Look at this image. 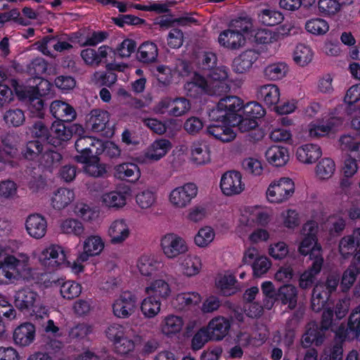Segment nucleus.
I'll return each instance as SVG.
<instances>
[{
  "instance_id": "6",
  "label": "nucleus",
  "mask_w": 360,
  "mask_h": 360,
  "mask_svg": "<svg viewBox=\"0 0 360 360\" xmlns=\"http://www.w3.org/2000/svg\"><path fill=\"white\" fill-rule=\"evenodd\" d=\"M198 193V188L194 183H186L172 188L167 195L168 204L174 209L188 207Z\"/></svg>"
},
{
  "instance_id": "39",
  "label": "nucleus",
  "mask_w": 360,
  "mask_h": 360,
  "mask_svg": "<svg viewBox=\"0 0 360 360\" xmlns=\"http://www.w3.org/2000/svg\"><path fill=\"white\" fill-rule=\"evenodd\" d=\"M255 41L262 44L270 53H275L279 46V35L276 32L261 29L255 33Z\"/></svg>"
},
{
  "instance_id": "61",
  "label": "nucleus",
  "mask_w": 360,
  "mask_h": 360,
  "mask_svg": "<svg viewBox=\"0 0 360 360\" xmlns=\"http://www.w3.org/2000/svg\"><path fill=\"white\" fill-rule=\"evenodd\" d=\"M51 134L56 139V144H60L63 141H67L71 139V130L61 121H55L51 127Z\"/></svg>"
},
{
  "instance_id": "35",
  "label": "nucleus",
  "mask_w": 360,
  "mask_h": 360,
  "mask_svg": "<svg viewBox=\"0 0 360 360\" xmlns=\"http://www.w3.org/2000/svg\"><path fill=\"white\" fill-rule=\"evenodd\" d=\"M50 111L52 115L61 122H72L77 117L74 108L63 101H54L51 103Z\"/></svg>"
},
{
  "instance_id": "51",
  "label": "nucleus",
  "mask_w": 360,
  "mask_h": 360,
  "mask_svg": "<svg viewBox=\"0 0 360 360\" xmlns=\"http://www.w3.org/2000/svg\"><path fill=\"white\" fill-rule=\"evenodd\" d=\"M158 195L155 191L146 188L139 192L135 197L137 206L143 210H150L157 204Z\"/></svg>"
},
{
  "instance_id": "41",
  "label": "nucleus",
  "mask_w": 360,
  "mask_h": 360,
  "mask_svg": "<svg viewBox=\"0 0 360 360\" xmlns=\"http://www.w3.org/2000/svg\"><path fill=\"white\" fill-rule=\"evenodd\" d=\"M219 43L228 49H239L245 44V38L242 33L229 29L222 32L218 38Z\"/></svg>"
},
{
  "instance_id": "12",
  "label": "nucleus",
  "mask_w": 360,
  "mask_h": 360,
  "mask_svg": "<svg viewBox=\"0 0 360 360\" xmlns=\"http://www.w3.org/2000/svg\"><path fill=\"white\" fill-rule=\"evenodd\" d=\"M38 260L41 265L55 269L66 262L67 255L63 247L51 243L41 249L38 255Z\"/></svg>"
},
{
  "instance_id": "34",
  "label": "nucleus",
  "mask_w": 360,
  "mask_h": 360,
  "mask_svg": "<svg viewBox=\"0 0 360 360\" xmlns=\"http://www.w3.org/2000/svg\"><path fill=\"white\" fill-rule=\"evenodd\" d=\"M184 88L186 94L193 98H198L203 94H213L205 78L196 73L191 81L186 82Z\"/></svg>"
},
{
  "instance_id": "48",
  "label": "nucleus",
  "mask_w": 360,
  "mask_h": 360,
  "mask_svg": "<svg viewBox=\"0 0 360 360\" xmlns=\"http://www.w3.org/2000/svg\"><path fill=\"white\" fill-rule=\"evenodd\" d=\"M191 160L197 165H202L210 162V151L207 146L202 143H194L191 149Z\"/></svg>"
},
{
  "instance_id": "55",
  "label": "nucleus",
  "mask_w": 360,
  "mask_h": 360,
  "mask_svg": "<svg viewBox=\"0 0 360 360\" xmlns=\"http://www.w3.org/2000/svg\"><path fill=\"white\" fill-rule=\"evenodd\" d=\"M323 261L319 259L314 261L311 266L304 271L299 279V286L302 289L309 288L314 282L316 276L320 272Z\"/></svg>"
},
{
  "instance_id": "56",
  "label": "nucleus",
  "mask_w": 360,
  "mask_h": 360,
  "mask_svg": "<svg viewBox=\"0 0 360 360\" xmlns=\"http://www.w3.org/2000/svg\"><path fill=\"white\" fill-rule=\"evenodd\" d=\"M72 212L76 217L86 222L93 221L98 217L96 210L82 201H78L73 205Z\"/></svg>"
},
{
  "instance_id": "31",
  "label": "nucleus",
  "mask_w": 360,
  "mask_h": 360,
  "mask_svg": "<svg viewBox=\"0 0 360 360\" xmlns=\"http://www.w3.org/2000/svg\"><path fill=\"white\" fill-rule=\"evenodd\" d=\"M75 199V191L70 188L61 187L55 190L50 198L51 207L56 210H63Z\"/></svg>"
},
{
  "instance_id": "18",
  "label": "nucleus",
  "mask_w": 360,
  "mask_h": 360,
  "mask_svg": "<svg viewBox=\"0 0 360 360\" xmlns=\"http://www.w3.org/2000/svg\"><path fill=\"white\" fill-rule=\"evenodd\" d=\"M179 271L185 278H193L200 274L203 269L201 257L195 253H188L178 260Z\"/></svg>"
},
{
  "instance_id": "11",
  "label": "nucleus",
  "mask_w": 360,
  "mask_h": 360,
  "mask_svg": "<svg viewBox=\"0 0 360 360\" xmlns=\"http://www.w3.org/2000/svg\"><path fill=\"white\" fill-rule=\"evenodd\" d=\"M75 148L79 155L75 160L79 162H85L95 155H100L103 152V143L92 136H80L75 142Z\"/></svg>"
},
{
  "instance_id": "27",
  "label": "nucleus",
  "mask_w": 360,
  "mask_h": 360,
  "mask_svg": "<svg viewBox=\"0 0 360 360\" xmlns=\"http://www.w3.org/2000/svg\"><path fill=\"white\" fill-rule=\"evenodd\" d=\"M360 336V306L355 308L349 317L348 327H340L336 337L341 340H352Z\"/></svg>"
},
{
  "instance_id": "10",
  "label": "nucleus",
  "mask_w": 360,
  "mask_h": 360,
  "mask_svg": "<svg viewBox=\"0 0 360 360\" xmlns=\"http://www.w3.org/2000/svg\"><path fill=\"white\" fill-rule=\"evenodd\" d=\"M342 124V120L329 113L323 116L321 120L310 122L307 127L309 136L311 139H316L328 135L330 131L335 130Z\"/></svg>"
},
{
  "instance_id": "47",
  "label": "nucleus",
  "mask_w": 360,
  "mask_h": 360,
  "mask_svg": "<svg viewBox=\"0 0 360 360\" xmlns=\"http://www.w3.org/2000/svg\"><path fill=\"white\" fill-rule=\"evenodd\" d=\"M60 230L64 234L77 237L82 236L85 233V227L82 221L75 218H66L60 223Z\"/></svg>"
},
{
  "instance_id": "64",
  "label": "nucleus",
  "mask_w": 360,
  "mask_h": 360,
  "mask_svg": "<svg viewBox=\"0 0 360 360\" xmlns=\"http://www.w3.org/2000/svg\"><path fill=\"white\" fill-rule=\"evenodd\" d=\"M323 341L322 329L319 330L315 324H311L306 333L302 336V344L304 347H309L312 343L321 345Z\"/></svg>"
},
{
  "instance_id": "13",
  "label": "nucleus",
  "mask_w": 360,
  "mask_h": 360,
  "mask_svg": "<svg viewBox=\"0 0 360 360\" xmlns=\"http://www.w3.org/2000/svg\"><path fill=\"white\" fill-rule=\"evenodd\" d=\"M245 182L240 172L231 170L222 174L219 188L221 193L227 197L241 194L245 190Z\"/></svg>"
},
{
  "instance_id": "5",
  "label": "nucleus",
  "mask_w": 360,
  "mask_h": 360,
  "mask_svg": "<svg viewBox=\"0 0 360 360\" xmlns=\"http://www.w3.org/2000/svg\"><path fill=\"white\" fill-rule=\"evenodd\" d=\"M160 249L168 259H174L185 255L189 250L186 239L174 232H168L160 238Z\"/></svg>"
},
{
  "instance_id": "2",
  "label": "nucleus",
  "mask_w": 360,
  "mask_h": 360,
  "mask_svg": "<svg viewBox=\"0 0 360 360\" xmlns=\"http://www.w3.org/2000/svg\"><path fill=\"white\" fill-rule=\"evenodd\" d=\"M32 270L27 254L13 253L8 245L0 244V285L13 284L26 279L31 276Z\"/></svg>"
},
{
  "instance_id": "52",
  "label": "nucleus",
  "mask_w": 360,
  "mask_h": 360,
  "mask_svg": "<svg viewBox=\"0 0 360 360\" xmlns=\"http://www.w3.org/2000/svg\"><path fill=\"white\" fill-rule=\"evenodd\" d=\"M242 168L248 174L259 177L263 175L264 165L262 160L255 156H250L242 161Z\"/></svg>"
},
{
  "instance_id": "1",
  "label": "nucleus",
  "mask_w": 360,
  "mask_h": 360,
  "mask_svg": "<svg viewBox=\"0 0 360 360\" xmlns=\"http://www.w3.org/2000/svg\"><path fill=\"white\" fill-rule=\"evenodd\" d=\"M271 217L269 212L258 206L243 207L239 210L235 233L252 246L266 243L271 238L270 232L265 228H253L255 225H267Z\"/></svg>"
},
{
  "instance_id": "62",
  "label": "nucleus",
  "mask_w": 360,
  "mask_h": 360,
  "mask_svg": "<svg viewBox=\"0 0 360 360\" xmlns=\"http://www.w3.org/2000/svg\"><path fill=\"white\" fill-rule=\"evenodd\" d=\"M97 155H92L89 160L83 162L85 164L84 172L94 177L102 176L106 172L105 165L100 162Z\"/></svg>"
},
{
  "instance_id": "26",
  "label": "nucleus",
  "mask_w": 360,
  "mask_h": 360,
  "mask_svg": "<svg viewBox=\"0 0 360 360\" xmlns=\"http://www.w3.org/2000/svg\"><path fill=\"white\" fill-rule=\"evenodd\" d=\"M25 226L27 233L32 238L41 239L47 231V221L40 214H30L25 219Z\"/></svg>"
},
{
  "instance_id": "54",
  "label": "nucleus",
  "mask_w": 360,
  "mask_h": 360,
  "mask_svg": "<svg viewBox=\"0 0 360 360\" xmlns=\"http://www.w3.org/2000/svg\"><path fill=\"white\" fill-rule=\"evenodd\" d=\"M201 296L196 292H184L176 295L174 300V304L182 310L187 307L197 305L201 302Z\"/></svg>"
},
{
  "instance_id": "30",
  "label": "nucleus",
  "mask_w": 360,
  "mask_h": 360,
  "mask_svg": "<svg viewBox=\"0 0 360 360\" xmlns=\"http://www.w3.org/2000/svg\"><path fill=\"white\" fill-rule=\"evenodd\" d=\"M256 96L258 100L268 106L276 105L280 101L281 91L276 84H263L257 88Z\"/></svg>"
},
{
  "instance_id": "49",
  "label": "nucleus",
  "mask_w": 360,
  "mask_h": 360,
  "mask_svg": "<svg viewBox=\"0 0 360 360\" xmlns=\"http://www.w3.org/2000/svg\"><path fill=\"white\" fill-rule=\"evenodd\" d=\"M216 236L214 229L210 226L201 227L193 237V243L199 248H208Z\"/></svg>"
},
{
  "instance_id": "45",
  "label": "nucleus",
  "mask_w": 360,
  "mask_h": 360,
  "mask_svg": "<svg viewBox=\"0 0 360 360\" xmlns=\"http://www.w3.org/2000/svg\"><path fill=\"white\" fill-rule=\"evenodd\" d=\"M291 121L283 118L280 125L272 127V129L269 133V139L273 142H284L288 143L292 140V132L286 127V126L290 125Z\"/></svg>"
},
{
  "instance_id": "8",
  "label": "nucleus",
  "mask_w": 360,
  "mask_h": 360,
  "mask_svg": "<svg viewBox=\"0 0 360 360\" xmlns=\"http://www.w3.org/2000/svg\"><path fill=\"white\" fill-rule=\"evenodd\" d=\"M338 283L337 276L329 275L326 283H319L314 286L311 301L314 311H319L323 308L330 293L336 290Z\"/></svg>"
},
{
  "instance_id": "28",
  "label": "nucleus",
  "mask_w": 360,
  "mask_h": 360,
  "mask_svg": "<svg viewBox=\"0 0 360 360\" xmlns=\"http://www.w3.org/2000/svg\"><path fill=\"white\" fill-rule=\"evenodd\" d=\"M110 114L101 109H94L88 114L86 127L93 132H101L109 124Z\"/></svg>"
},
{
  "instance_id": "44",
  "label": "nucleus",
  "mask_w": 360,
  "mask_h": 360,
  "mask_svg": "<svg viewBox=\"0 0 360 360\" xmlns=\"http://www.w3.org/2000/svg\"><path fill=\"white\" fill-rule=\"evenodd\" d=\"M336 171V165L333 160L329 158L321 159L316 165L314 174L316 178L322 181L330 179Z\"/></svg>"
},
{
  "instance_id": "22",
  "label": "nucleus",
  "mask_w": 360,
  "mask_h": 360,
  "mask_svg": "<svg viewBox=\"0 0 360 360\" xmlns=\"http://www.w3.org/2000/svg\"><path fill=\"white\" fill-rule=\"evenodd\" d=\"M36 338V327L30 322H24L18 326L13 332L14 344L20 347L31 345Z\"/></svg>"
},
{
  "instance_id": "9",
  "label": "nucleus",
  "mask_w": 360,
  "mask_h": 360,
  "mask_svg": "<svg viewBox=\"0 0 360 360\" xmlns=\"http://www.w3.org/2000/svg\"><path fill=\"white\" fill-rule=\"evenodd\" d=\"M191 109L190 102L185 98H165L154 108L157 114H167L172 117H180L186 114Z\"/></svg>"
},
{
  "instance_id": "33",
  "label": "nucleus",
  "mask_w": 360,
  "mask_h": 360,
  "mask_svg": "<svg viewBox=\"0 0 360 360\" xmlns=\"http://www.w3.org/2000/svg\"><path fill=\"white\" fill-rule=\"evenodd\" d=\"M276 300L287 305L290 309H295L298 301L297 288L291 283L283 284L277 290Z\"/></svg>"
},
{
  "instance_id": "42",
  "label": "nucleus",
  "mask_w": 360,
  "mask_h": 360,
  "mask_svg": "<svg viewBox=\"0 0 360 360\" xmlns=\"http://www.w3.org/2000/svg\"><path fill=\"white\" fill-rule=\"evenodd\" d=\"M161 300L151 295H147L143 298L140 304L142 315L146 319H154L161 312Z\"/></svg>"
},
{
  "instance_id": "50",
  "label": "nucleus",
  "mask_w": 360,
  "mask_h": 360,
  "mask_svg": "<svg viewBox=\"0 0 360 360\" xmlns=\"http://www.w3.org/2000/svg\"><path fill=\"white\" fill-rule=\"evenodd\" d=\"M114 175L120 179L131 178L134 180H137L141 176V172L136 164L124 162L115 167Z\"/></svg>"
},
{
  "instance_id": "19",
  "label": "nucleus",
  "mask_w": 360,
  "mask_h": 360,
  "mask_svg": "<svg viewBox=\"0 0 360 360\" xmlns=\"http://www.w3.org/2000/svg\"><path fill=\"white\" fill-rule=\"evenodd\" d=\"M105 247V239L101 235H89L82 241V251L79 252V259L89 260L90 257L99 256Z\"/></svg>"
},
{
  "instance_id": "46",
  "label": "nucleus",
  "mask_w": 360,
  "mask_h": 360,
  "mask_svg": "<svg viewBox=\"0 0 360 360\" xmlns=\"http://www.w3.org/2000/svg\"><path fill=\"white\" fill-rule=\"evenodd\" d=\"M278 221L283 227L288 230H295L300 226L301 218L296 210L289 208L281 212Z\"/></svg>"
},
{
  "instance_id": "24",
  "label": "nucleus",
  "mask_w": 360,
  "mask_h": 360,
  "mask_svg": "<svg viewBox=\"0 0 360 360\" xmlns=\"http://www.w3.org/2000/svg\"><path fill=\"white\" fill-rule=\"evenodd\" d=\"M228 70L225 67H218L212 69L206 75L209 88L213 94L224 91L227 89Z\"/></svg>"
},
{
  "instance_id": "29",
  "label": "nucleus",
  "mask_w": 360,
  "mask_h": 360,
  "mask_svg": "<svg viewBox=\"0 0 360 360\" xmlns=\"http://www.w3.org/2000/svg\"><path fill=\"white\" fill-rule=\"evenodd\" d=\"M141 342V336L131 330L124 338L116 342L113 346L114 351L118 355L127 356L131 354Z\"/></svg>"
},
{
  "instance_id": "25",
  "label": "nucleus",
  "mask_w": 360,
  "mask_h": 360,
  "mask_svg": "<svg viewBox=\"0 0 360 360\" xmlns=\"http://www.w3.org/2000/svg\"><path fill=\"white\" fill-rule=\"evenodd\" d=\"M264 158L271 167H282L285 166L290 160L289 150L284 146L272 145L265 150Z\"/></svg>"
},
{
  "instance_id": "17",
  "label": "nucleus",
  "mask_w": 360,
  "mask_h": 360,
  "mask_svg": "<svg viewBox=\"0 0 360 360\" xmlns=\"http://www.w3.org/2000/svg\"><path fill=\"white\" fill-rule=\"evenodd\" d=\"M185 327L183 316L173 313L162 316L158 326L159 333L167 338H172L179 335Z\"/></svg>"
},
{
  "instance_id": "59",
  "label": "nucleus",
  "mask_w": 360,
  "mask_h": 360,
  "mask_svg": "<svg viewBox=\"0 0 360 360\" xmlns=\"http://www.w3.org/2000/svg\"><path fill=\"white\" fill-rule=\"evenodd\" d=\"M288 71V65L284 63H274L268 65L264 70L265 77L271 81H277L285 77Z\"/></svg>"
},
{
  "instance_id": "14",
  "label": "nucleus",
  "mask_w": 360,
  "mask_h": 360,
  "mask_svg": "<svg viewBox=\"0 0 360 360\" xmlns=\"http://www.w3.org/2000/svg\"><path fill=\"white\" fill-rule=\"evenodd\" d=\"M137 308V297L131 291H123L112 304L113 314L119 319H128L135 313Z\"/></svg>"
},
{
  "instance_id": "63",
  "label": "nucleus",
  "mask_w": 360,
  "mask_h": 360,
  "mask_svg": "<svg viewBox=\"0 0 360 360\" xmlns=\"http://www.w3.org/2000/svg\"><path fill=\"white\" fill-rule=\"evenodd\" d=\"M360 274V269L355 265H349L343 272L340 281V288L343 292H347L353 286L358 275Z\"/></svg>"
},
{
  "instance_id": "38",
  "label": "nucleus",
  "mask_w": 360,
  "mask_h": 360,
  "mask_svg": "<svg viewBox=\"0 0 360 360\" xmlns=\"http://www.w3.org/2000/svg\"><path fill=\"white\" fill-rule=\"evenodd\" d=\"M322 155L321 150L318 145L307 143L298 147L296 150V158L299 162L311 165L314 163Z\"/></svg>"
},
{
  "instance_id": "57",
  "label": "nucleus",
  "mask_w": 360,
  "mask_h": 360,
  "mask_svg": "<svg viewBox=\"0 0 360 360\" xmlns=\"http://www.w3.org/2000/svg\"><path fill=\"white\" fill-rule=\"evenodd\" d=\"M314 57L311 47L304 44H298L293 53V60L300 66L304 67L310 63Z\"/></svg>"
},
{
  "instance_id": "58",
  "label": "nucleus",
  "mask_w": 360,
  "mask_h": 360,
  "mask_svg": "<svg viewBox=\"0 0 360 360\" xmlns=\"http://www.w3.org/2000/svg\"><path fill=\"white\" fill-rule=\"evenodd\" d=\"M236 280L231 274H224L219 276L216 286L226 296L231 295L238 291L236 285Z\"/></svg>"
},
{
  "instance_id": "40",
  "label": "nucleus",
  "mask_w": 360,
  "mask_h": 360,
  "mask_svg": "<svg viewBox=\"0 0 360 360\" xmlns=\"http://www.w3.org/2000/svg\"><path fill=\"white\" fill-rule=\"evenodd\" d=\"M257 58L258 55L255 51L248 50L233 60V70L239 74L245 73L250 70Z\"/></svg>"
},
{
  "instance_id": "36",
  "label": "nucleus",
  "mask_w": 360,
  "mask_h": 360,
  "mask_svg": "<svg viewBox=\"0 0 360 360\" xmlns=\"http://www.w3.org/2000/svg\"><path fill=\"white\" fill-rule=\"evenodd\" d=\"M160 260L158 257L153 254H144L137 260L136 268L143 277H150L158 271Z\"/></svg>"
},
{
  "instance_id": "4",
  "label": "nucleus",
  "mask_w": 360,
  "mask_h": 360,
  "mask_svg": "<svg viewBox=\"0 0 360 360\" xmlns=\"http://www.w3.org/2000/svg\"><path fill=\"white\" fill-rule=\"evenodd\" d=\"M295 192L294 181L289 177H280L272 180L265 191V198L268 202L281 205L288 202Z\"/></svg>"
},
{
  "instance_id": "16",
  "label": "nucleus",
  "mask_w": 360,
  "mask_h": 360,
  "mask_svg": "<svg viewBox=\"0 0 360 360\" xmlns=\"http://www.w3.org/2000/svg\"><path fill=\"white\" fill-rule=\"evenodd\" d=\"M131 228L129 222L124 218L112 220L107 229V236L112 245H122L131 236Z\"/></svg>"
},
{
  "instance_id": "43",
  "label": "nucleus",
  "mask_w": 360,
  "mask_h": 360,
  "mask_svg": "<svg viewBox=\"0 0 360 360\" xmlns=\"http://www.w3.org/2000/svg\"><path fill=\"white\" fill-rule=\"evenodd\" d=\"M38 300L39 296L36 292L30 289H22L15 293L14 303L20 310H30Z\"/></svg>"
},
{
  "instance_id": "53",
  "label": "nucleus",
  "mask_w": 360,
  "mask_h": 360,
  "mask_svg": "<svg viewBox=\"0 0 360 360\" xmlns=\"http://www.w3.org/2000/svg\"><path fill=\"white\" fill-rule=\"evenodd\" d=\"M306 31L314 36H323L329 31V24L323 18L315 17L307 20L304 25Z\"/></svg>"
},
{
  "instance_id": "7",
  "label": "nucleus",
  "mask_w": 360,
  "mask_h": 360,
  "mask_svg": "<svg viewBox=\"0 0 360 360\" xmlns=\"http://www.w3.org/2000/svg\"><path fill=\"white\" fill-rule=\"evenodd\" d=\"M242 262L245 264L251 266L252 275L256 278L263 277L272 266L271 259L267 256L259 254L258 249L252 245H249L245 249Z\"/></svg>"
},
{
  "instance_id": "60",
  "label": "nucleus",
  "mask_w": 360,
  "mask_h": 360,
  "mask_svg": "<svg viewBox=\"0 0 360 360\" xmlns=\"http://www.w3.org/2000/svg\"><path fill=\"white\" fill-rule=\"evenodd\" d=\"M158 54L156 44L150 41H146L139 46L137 57L143 63H150L157 58Z\"/></svg>"
},
{
  "instance_id": "3",
  "label": "nucleus",
  "mask_w": 360,
  "mask_h": 360,
  "mask_svg": "<svg viewBox=\"0 0 360 360\" xmlns=\"http://www.w3.org/2000/svg\"><path fill=\"white\" fill-rule=\"evenodd\" d=\"M243 101L237 96H226L219 100L210 111L209 118L212 122L227 121L231 124L242 110Z\"/></svg>"
},
{
  "instance_id": "15",
  "label": "nucleus",
  "mask_w": 360,
  "mask_h": 360,
  "mask_svg": "<svg viewBox=\"0 0 360 360\" xmlns=\"http://www.w3.org/2000/svg\"><path fill=\"white\" fill-rule=\"evenodd\" d=\"M172 147V143L169 140L158 139L148 146L137 160L141 164L156 162L163 158Z\"/></svg>"
},
{
  "instance_id": "21",
  "label": "nucleus",
  "mask_w": 360,
  "mask_h": 360,
  "mask_svg": "<svg viewBox=\"0 0 360 360\" xmlns=\"http://www.w3.org/2000/svg\"><path fill=\"white\" fill-rule=\"evenodd\" d=\"M128 196L129 193L126 191L113 190L103 193L99 202L103 207L117 211L125 207Z\"/></svg>"
},
{
  "instance_id": "37",
  "label": "nucleus",
  "mask_w": 360,
  "mask_h": 360,
  "mask_svg": "<svg viewBox=\"0 0 360 360\" xmlns=\"http://www.w3.org/2000/svg\"><path fill=\"white\" fill-rule=\"evenodd\" d=\"M298 252L302 255H309L310 259L314 261L319 259L323 261L322 248L318 243V238L303 237L298 247Z\"/></svg>"
},
{
  "instance_id": "32",
  "label": "nucleus",
  "mask_w": 360,
  "mask_h": 360,
  "mask_svg": "<svg viewBox=\"0 0 360 360\" xmlns=\"http://www.w3.org/2000/svg\"><path fill=\"white\" fill-rule=\"evenodd\" d=\"M212 340H221L229 333L231 328L230 321L224 316H216L210 321L206 327Z\"/></svg>"
},
{
  "instance_id": "23",
  "label": "nucleus",
  "mask_w": 360,
  "mask_h": 360,
  "mask_svg": "<svg viewBox=\"0 0 360 360\" xmlns=\"http://www.w3.org/2000/svg\"><path fill=\"white\" fill-rule=\"evenodd\" d=\"M231 125L227 121L214 122L207 126L206 133L208 136L221 142H230L236 136Z\"/></svg>"
},
{
  "instance_id": "20",
  "label": "nucleus",
  "mask_w": 360,
  "mask_h": 360,
  "mask_svg": "<svg viewBox=\"0 0 360 360\" xmlns=\"http://www.w3.org/2000/svg\"><path fill=\"white\" fill-rule=\"evenodd\" d=\"M147 295H151L162 301L168 300L172 294V288L169 281L161 277L150 279L145 288Z\"/></svg>"
}]
</instances>
